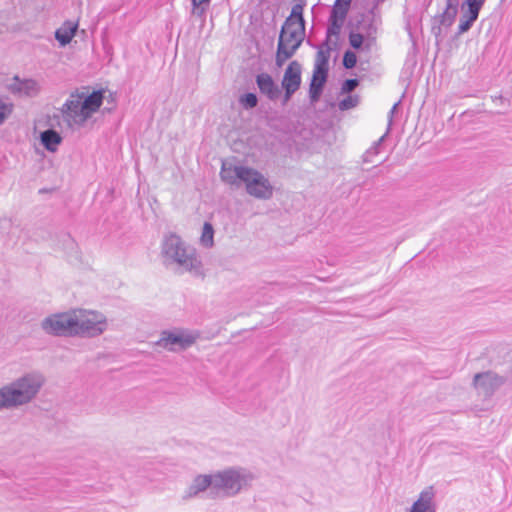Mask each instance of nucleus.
I'll list each match as a JSON object with an SVG mask.
<instances>
[{
	"mask_svg": "<svg viewBox=\"0 0 512 512\" xmlns=\"http://www.w3.org/2000/svg\"><path fill=\"white\" fill-rule=\"evenodd\" d=\"M458 11V1L457 0H447L446 8L441 15V24L445 26H450L457 15Z\"/></svg>",
	"mask_w": 512,
	"mask_h": 512,
	"instance_id": "18",
	"label": "nucleus"
},
{
	"mask_svg": "<svg viewBox=\"0 0 512 512\" xmlns=\"http://www.w3.org/2000/svg\"><path fill=\"white\" fill-rule=\"evenodd\" d=\"M103 92L86 88L72 91L59 109L63 123L71 130L85 127L103 103Z\"/></svg>",
	"mask_w": 512,
	"mask_h": 512,
	"instance_id": "4",
	"label": "nucleus"
},
{
	"mask_svg": "<svg viewBox=\"0 0 512 512\" xmlns=\"http://www.w3.org/2000/svg\"><path fill=\"white\" fill-rule=\"evenodd\" d=\"M364 37L359 33H350L349 35V43L355 48L359 49L363 43Z\"/></svg>",
	"mask_w": 512,
	"mask_h": 512,
	"instance_id": "28",
	"label": "nucleus"
},
{
	"mask_svg": "<svg viewBox=\"0 0 512 512\" xmlns=\"http://www.w3.org/2000/svg\"><path fill=\"white\" fill-rule=\"evenodd\" d=\"M40 141L47 151L55 152L62 142V137L57 131L48 129L41 132Z\"/></svg>",
	"mask_w": 512,
	"mask_h": 512,
	"instance_id": "17",
	"label": "nucleus"
},
{
	"mask_svg": "<svg viewBox=\"0 0 512 512\" xmlns=\"http://www.w3.org/2000/svg\"><path fill=\"white\" fill-rule=\"evenodd\" d=\"M214 497H234L248 489L255 480V475L240 466L228 467L213 472Z\"/></svg>",
	"mask_w": 512,
	"mask_h": 512,
	"instance_id": "7",
	"label": "nucleus"
},
{
	"mask_svg": "<svg viewBox=\"0 0 512 512\" xmlns=\"http://www.w3.org/2000/svg\"><path fill=\"white\" fill-rule=\"evenodd\" d=\"M46 383L44 374L30 370L0 387V411L15 410L33 403Z\"/></svg>",
	"mask_w": 512,
	"mask_h": 512,
	"instance_id": "2",
	"label": "nucleus"
},
{
	"mask_svg": "<svg viewBox=\"0 0 512 512\" xmlns=\"http://www.w3.org/2000/svg\"><path fill=\"white\" fill-rule=\"evenodd\" d=\"M160 257L166 268L179 273L202 275V262L194 248L190 247L179 235L169 233L161 242Z\"/></svg>",
	"mask_w": 512,
	"mask_h": 512,
	"instance_id": "5",
	"label": "nucleus"
},
{
	"mask_svg": "<svg viewBox=\"0 0 512 512\" xmlns=\"http://www.w3.org/2000/svg\"><path fill=\"white\" fill-rule=\"evenodd\" d=\"M435 490L432 486L424 488L413 502L410 512H436Z\"/></svg>",
	"mask_w": 512,
	"mask_h": 512,
	"instance_id": "14",
	"label": "nucleus"
},
{
	"mask_svg": "<svg viewBox=\"0 0 512 512\" xmlns=\"http://www.w3.org/2000/svg\"><path fill=\"white\" fill-rule=\"evenodd\" d=\"M192 10L191 13L197 17H203L209 6L210 0H191Z\"/></svg>",
	"mask_w": 512,
	"mask_h": 512,
	"instance_id": "22",
	"label": "nucleus"
},
{
	"mask_svg": "<svg viewBox=\"0 0 512 512\" xmlns=\"http://www.w3.org/2000/svg\"><path fill=\"white\" fill-rule=\"evenodd\" d=\"M349 6L344 5L342 3L335 2L332 12H331V20L333 23V26L336 29H339L342 25L343 21L346 18V15L348 13Z\"/></svg>",
	"mask_w": 512,
	"mask_h": 512,
	"instance_id": "19",
	"label": "nucleus"
},
{
	"mask_svg": "<svg viewBox=\"0 0 512 512\" xmlns=\"http://www.w3.org/2000/svg\"><path fill=\"white\" fill-rule=\"evenodd\" d=\"M504 383L505 378L492 371L477 373L473 378L477 394L485 398L491 397Z\"/></svg>",
	"mask_w": 512,
	"mask_h": 512,
	"instance_id": "10",
	"label": "nucleus"
},
{
	"mask_svg": "<svg viewBox=\"0 0 512 512\" xmlns=\"http://www.w3.org/2000/svg\"><path fill=\"white\" fill-rule=\"evenodd\" d=\"M8 88L13 94L25 97H35L41 91L39 81L32 78L20 79L17 76L11 79Z\"/></svg>",
	"mask_w": 512,
	"mask_h": 512,
	"instance_id": "13",
	"label": "nucleus"
},
{
	"mask_svg": "<svg viewBox=\"0 0 512 512\" xmlns=\"http://www.w3.org/2000/svg\"><path fill=\"white\" fill-rule=\"evenodd\" d=\"M386 137V134L381 136L374 144L364 153L363 155V162L368 164H375L378 162V155H379V147L381 143L384 141V138Z\"/></svg>",
	"mask_w": 512,
	"mask_h": 512,
	"instance_id": "21",
	"label": "nucleus"
},
{
	"mask_svg": "<svg viewBox=\"0 0 512 512\" xmlns=\"http://www.w3.org/2000/svg\"><path fill=\"white\" fill-rule=\"evenodd\" d=\"M220 178L231 187H244L246 193L255 199L269 200L273 196L271 182L255 168L225 160L222 162Z\"/></svg>",
	"mask_w": 512,
	"mask_h": 512,
	"instance_id": "3",
	"label": "nucleus"
},
{
	"mask_svg": "<svg viewBox=\"0 0 512 512\" xmlns=\"http://www.w3.org/2000/svg\"><path fill=\"white\" fill-rule=\"evenodd\" d=\"M199 243L204 248H212L214 246V228L211 223L205 222L203 224Z\"/></svg>",
	"mask_w": 512,
	"mask_h": 512,
	"instance_id": "20",
	"label": "nucleus"
},
{
	"mask_svg": "<svg viewBox=\"0 0 512 512\" xmlns=\"http://www.w3.org/2000/svg\"><path fill=\"white\" fill-rule=\"evenodd\" d=\"M358 86V80L357 79H348L346 80L342 87L341 91L342 93H349L353 91Z\"/></svg>",
	"mask_w": 512,
	"mask_h": 512,
	"instance_id": "30",
	"label": "nucleus"
},
{
	"mask_svg": "<svg viewBox=\"0 0 512 512\" xmlns=\"http://www.w3.org/2000/svg\"><path fill=\"white\" fill-rule=\"evenodd\" d=\"M255 80L262 95L271 101H275L279 98L281 90L270 74L265 72L260 73L256 76Z\"/></svg>",
	"mask_w": 512,
	"mask_h": 512,
	"instance_id": "15",
	"label": "nucleus"
},
{
	"mask_svg": "<svg viewBox=\"0 0 512 512\" xmlns=\"http://www.w3.org/2000/svg\"><path fill=\"white\" fill-rule=\"evenodd\" d=\"M352 0H336L337 3H342L344 5L350 6Z\"/></svg>",
	"mask_w": 512,
	"mask_h": 512,
	"instance_id": "33",
	"label": "nucleus"
},
{
	"mask_svg": "<svg viewBox=\"0 0 512 512\" xmlns=\"http://www.w3.org/2000/svg\"><path fill=\"white\" fill-rule=\"evenodd\" d=\"M109 319L101 311L86 308H72L45 317L41 329L57 337L97 338L109 329Z\"/></svg>",
	"mask_w": 512,
	"mask_h": 512,
	"instance_id": "1",
	"label": "nucleus"
},
{
	"mask_svg": "<svg viewBox=\"0 0 512 512\" xmlns=\"http://www.w3.org/2000/svg\"><path fill=\"white\" fill-rule=\"evenodd\" d=\"M199 338V331L178 327L163 330L155 345L166 351L178 353L192 347Z\"/></svg>",
	"mask_w": 512,
	"mask_h": 512,
	"instance_id": "8",
	"label": "nucleus"
},
{
	"mask_svg": "<svg viewBox=\"0 0 512 512\" xmlns=\"http://www.w3.org/2000/svg\"><path fill=\"white\" fill-rule=\"evenodd\" d=\"M208 489H210L211 494L214 495V474H199L193 478L190 485L185 489L182 494V499H193Z\"/></svg>",
	"mask_w": 512,
	"mask_h": 512,
	"instance_id": "12",
	"label": "nucleus"
},
{
	"mask_svg": "<svg viewBox=\"0 0 512 512\" xmlns=\"http://www.w3.org/2000/svg\"><path fill=\"white\" fill-rule=\"evenodd\" d=\"M302 67L298 61H292L286 68L281 86L284 89L283 104H286L292 95L300 88Z\"/></svg>",
	"mask_w": 512,
	"mask_h": 512,
	"instance_id": "11",
	"label": "nucleus"
},
{
	"mask_svg": "<svg viewBox=\"0 0 512 512\" xmlns=\"http://www.w3.org/2000/svg\"><path fill=\"white\" fill-rule=\"evenodd\" d=\"M330 48H320L316 53L309 97L312 103L317 102L326 82L329 69Z\"/></svg>",
	"mask_w": 512,
	"mask_h": 512,
	"instance_id": "9",
	"label": "nucleus"
},
{
	"mask_svg": "<svg viewBox=\"0 0 512 512\" xmlns=\"http://www.w3.org/2000/svg\"><path fill=\"white\" fill-rule=\"evenodd\" d=\"M486 0H464V4L469 9L480 12L482 6L484 5Z\"/></svg>",
	"mask_w": 512,
	"mask_h": 512,
	"instance_id": "29",
	"label": "nucleus"
},
{
	"mask_svg": "<svg viewBox=\"0 0 512 512\" xmlns=\"http://www.w3.org/2000/svg\"><path fill=\"white\" fill-rule=\"evenodd\" d=\"M399 103H400V101L396 102V103L392 106V108L390 109V111H389V114H388V128H387V131H386V133H385L386 135L389 133L390 127H391V125H392L393 116H394L395 112L397 111V108H398V106H399Z\"/></svg>",
	"mask_w": 512,
	"mask_h": 512,
	"instance_id": "32",
	"label": "nucleus"
},
{
	"mask_svg": "<svg viewBox=\"0 0 512 512\" xmlns=\"http://www.w3.org/2000/svg\"><path fill=\"white\" fill-rule=\"evenodd\" d=\"M357 104L358 97L356 95H349L339 102V109L342 111L349 110L351 108L356 107Z\"/></svg>",
	"mask_w": 512,
	"mask_h": 512,
	"instance_id": "24",
	"label": "nucleus"
},
{
	"mask_svg": "<svg viewBox=\"0 0 512 512\" xmlns=\"http://www.w3.org/2000/svg\"><path fill=\"white\" fill-rule=\"evenodd\" d=\"M292 7L290 16L285 20L278 40L275 62L278 67L290 59L303 42L305 26L303 7L305 0Z\"/></svg>",
	"mask_w": 512,
	"mask_h": 512,
	"instance_id": "6",
	"label": "nucleus"
},
{
	"mask_svg": "<svg viewBox=\"0 0 512 512\" xmlns=\"http://www.w3.org/2000/svg\"><path fill=\"white\" fill-rule=\"evenodd\" d=\"M356 62H357V57L354 52L346 51L344 53L343 65L345 66V68H347V69L353 68L356 65Z\"/></svg>",
	"mask_w": 512,
	"mask_h": 512,
	"instance_id": "26",
	"label": "nucleus"
},
{
	"mask_svg": "<svg viewBox=\"0 0 512 512\" xmlns=\"http://www.w3.org/2000/svg\"><path fill=\"white\" fill-rule=\"evenodd\" d=\"M13 111V105L9 102L0 100V125L8 118Z\"/></svg>",
	"mask_w": 512,
	"mask_h": 512,
	"instance_id": "25",
	"label": "nucleus"
},
{
	"mask_svg": "<svg viewBox=\"0 0 512 512\" xmlns=\"http://www.w3.org/2000/svg\"><path fill=\"white\" fill-rule=\"evenodd\" d=\"M472 26V23L469 20L460 18V23L458 27V34H463L467 32Z\"/></svg>",
	"mask_w": 512,
	"mask_h": 512,
	"instance_id": "31",
	"label": "nucleus"
},
{
	"mask_svg": "<svg viewBox=\"0 0 512 512\" xmlns=\"http://www.w3.org/2000/svg\"><path fill=\"white\" fill-rule=\"evenodd\" d=\"M78 29V22L65 21L56 31L55 39L64 47L68 45L75 36Z\"/></svg>",
	"mask_w": 512,
	"mask_h": 512,
	"instance_id": "16",
	"label": "nucleus"
},
{
	"mask_svg": "<svg viewBox=\"0 0 512 512\" xmlns=\"http://www.w3.org/2000/svg\"><path fill=\"white\" fill-rule=\"evenodd\" d=\"M239 103L244 109H252L257 106L258 98L254 93H246L239 97Z\"/></svg>",
	"mask_w": 512,
	"mask_h": 512,
	"instance_id": "23",
	"label": "nucleus"
},
{
	"mask_svg": "<svg viewBox=\"0 0 512 512\" xmlns=\"http://www.w3.org/2000/svg\"><path fill=\"white\" fill-rule=\"evenodd\" d=\"M479 16V12L469 9V7H466L463 5V14L461 16L462 19L469 20L472 24L477 20Z\"/></svg>",
	"mask_w": 512,
	"mask_h": 512,
	"instance_id": "27",
	"label": "nucleus"
}]
</instances>
